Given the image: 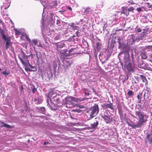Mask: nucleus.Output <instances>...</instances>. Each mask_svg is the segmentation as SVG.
Segmentation results:
<instances>
[{"instance_id": "f257e3e1", "label": "nucleus", "mask_w": 152, "mask_h": 152, "mask_svg": "<svg viewBox=\"0 0 152 152\" xmlns=\"http://www.w3.org/2000/svg\"><path fill=\"white\" fill-rule=\"evenodd\" d=\"M135 114L138 116L140 120L137 124L139 128H140L142 125L143 124L147 121L148 115L142 112L140 109L136 111Z\"/></svg>"}, {"instance_id": "f03ea898", "label": "nucleus", "mask_w": 152, "mask_h": 152, "mask_svg": "<svg viewBox=\"0 0 152 152\" xmlns=\"http://www.w3.org/2000/svg\"><path fill=\"white\" fill-rule=\"evenodd\" d=\"M111 53L108 50L103 49L99 54V56L102 64L106 62L111 56Z\"/></svg>"}, {"instance_id": "7ed1b4c3", "label": "nucleus", "mask_w": 152, "mask_h": 152, "mask_svg": "<svg viewBox=\"0 0 152 152\" xmlns=\"http://www.w3.org/2000/svg\"><path fill=\"white\" fill-rule=\"evenodd\" d=\"M99 108L98 105L95 104L94 106L91 107L89 110L88 112L90 116V119L95 116L98 113Z\"/></svg>"}, {"instance_id": "20e7f679", "label": "nucleus", "mask_w": 152, "mask_h": 152, "mask_svg": "<svg viewBox=\"0 0 152 152\" xmlns=\"http://www.w3.org/2000/svg\"><path fill=\"white\" fill-rule=\"evenodd\" d=\"M134 64L133 62L132 63L124 64V67L123 68V69L125 72L130 73H133L134 72Z\"/></svg>"}, {"instance_id": "39448f33", "label": "nucleus", "mask_w": 152, "mask_h": 152, "mask_svg": "<svg viewBox=\"0 0 152 152\" xmlns=\"http://www.w3.org/2000/svg\"><path fill=\"white\" fill-rule=\"evenodd\" d=\"M76 49V48H72L69 51L67 49H65L61 51V54H62L66 56H69L71 55L74 54V53H72L74 50Z\"/></svg>"}, {"instance_id": "423d86ee", "label": "nucleus", "mask_w": 152, "mask_h": 152, "mask_svg": "<svg viewBox=\"0 0 152 152\" xmlns=\"http://www.w3.org/2000/svg\"><path fill=\"white\" fill-rule=\"evenodd\" d=\"M118 42L119 44L118 48L119 49H122L125 50L127 46L126 44L123 42V41L120 39H118Z\"/></svg>"}, {"instance_id": "0eeeda50", "label": "nucleus", "mask_w": 152, "mask_h": 152, "mask_svg": "<svg viewBox=\"0 0 152 152\" xmlns=\"http://www.w3.org/2000/svg\"><path fill=\"white\" fill-rule=\"evenodd\" d=\"M11 37L9 36H8L7 38H6L5 39H4L5 41L6 42V49L8 50V49L10 47L12 46V43L11 42Z\"/></svg>"}, {"instance_id": "6e6552de", "label": "nucleus", "mask_w": 152, "mask_h": 152, "mask_svg": "<svg viewBox=\"0 0 152 152\" xmlns=\"http://www.w3.org/2000/svg\"><path fill=\"white\" fill-rule=\"evenodd\" d=\"M124 64H127L131 62V60L129 58V56L128 52L126 51L125 52V56L124 58Z\"/></svg>"}, {"instance_id": "1a4fd4ad", "label": "nucleus", "mask_w": 152, "mask_h": 152, "mask_svg": "<svg viewBox=\"0 0 152 152\" xmlns=\"http://www.w3.org/2000/svg\"><path fill=\"white\" fill-rule=\"evenodd\" d=\"M102 117L104 119L105 122L107 124L113 121V118L105 115H101Z\"/></svg>"}, {"instance_id": "9d476101", "label": "nucleus", "mask_w": 152, "mask_h": 152, "mask_svg": "<svg viewBox=\"0 0 152 152\" xmlns=\"http://www.w3.org/2000/svg\"><path fill=\"white\" fill-rule=\"evenodd\" d=\"M129 39H128L127 40V45H130L134 43L135 39L133 35H131L129 37Z\"/></svg>"}, {"instance_id": "9b49d317", "label": "nucleus", "mask_w": 152, "mask_h": 152, "mask_svg": "<svg viewBox=\"0 0 152 152\" xmlns=\"http://www.w3.org/2000/svg\"><path fill=\"white\" fill-rule=\"evenodd\" d=\"M146 138L148 140L149 144L152 145V129L150 133L147 135Z\"/></svg>"}, {"instance_id": "f8f14e48", "label": "nucleus", "mask_w": 152, "mask_h": 152, "mask_svg": "<svg viewBox=\"0 0 152 152\" xmlns=\"http://www.w3.org/2000/svg\"><path fill=\"white\" fill-rule=\"evenodd\" d=\"M65 44L63 43H59L56 44V46L57 47V50L59 52H60L61 53V51H62V50H61L60 49L63 48L64 45Z\"/></svg>"}, {"instance_id": "ddd939ff", "label": "nucleus", "mask_w": 152, "mask_h": 152, "mask_svg": "<svg viewBox=\"0 0 152 152\" xmlns=\"http://www.w3.org/2000/svg\"><path fill=\"white\" fill-rule=\"evenodd\" d=\"M65 101L66 104L72 105V96H70L66 97L65 99Z\"/></svg>"}, {"instance_id": "4468645a", "label": "nucleus", "mask_w": 152, "mask_h": 152, "mask_svg": "<svg viewBox=\"0 0 152 152\" xmlns=\"http://www.w3.org/2000/svg\"><path fill=\"white\" fill-rule=\"evenodd\" d=\"M147 66L148 65L144 63L143 62L140 63L139 64H138V67L141 68L148 69V67Z\"/></svg>"}, {"instance_id": "2eb2a0df", "label": "nucleus", "mask_w": 152, "mask_h": 152, "mask_svg": "<svg viewBox=\"0 0 152 152\" xmlns=\"http://www.w3.org/2000/svg\"><path fill=\"white\" fill-rule=\"evenodd\" d=\"M145 93L144 94L143 97H142V93H140V94L137 95V98L138 100V103H140L141 102L142 99H143V100H144L145 99Z\"/></svg>"}, {"instance_id": "dca6fc26", "label": "nucleus", "mask_w": 152, "mask_h": 152, "mask_svg": "<svg viewBox=\"0 0 152 152\" xmlns=\"http://www.w3.org/2000/svg\"><path fill=\"white\" fill-rule=\"evenodd\" d=\"M98 125V121H96V122H94L93 124H91V127H90L91 129H93L94 130H96L97 128Z\"/></svg>"}, {"instance_id": "f3484780", "label": "nucleus", "mask_w": 152, "mask_h": 152, "mask_svg": "<svg viewBox=\"0 0 152 152\" xmlns=\"http://www.w3.org/2000/svg\"><path fill=\"white\" fill-rule=\"evenodd\" d=\"M50 22L52 24L55 23V21L56 19V18H58L57 16H55L53 13H51L50 14Z\"/></svg>"}, {"instance_id": "a211bd4d", "label": "nucleus", "mask_w": 152, "mask_h": 152, "mask_svg": "<svg viewBox=\"0 0 152 152\" xmlns=\"http://www.w3.org/2000/svg\"><path fill=\"white\" fill-rule=\"evenodd\" d=\"M104 106L105 108H109L112 110L114 109L112 104L111 103L110 104H104Z\"/></svg>"}, {"instance_id": "6ab92c4d", "label": "nucleus", "mask_w": 152, "mask_h": 152, "mask_svg": "<svg viewBox=\"0 0 152 152\" xmlns=\"http://www.w3.org/2000/svg\"><path fill=\"white\" fill-rule=\"evenodd\" d=\"M140 77L142 80L143 83H145V85H147L148 84V81L145 77L143 75H140Z\"/></svg>"}, {"instance_id": "aec40b11", "label": "nucleus", "mask_w": 152, "mask_h": 152, "mask_svg": "<svg viewBox=\"0 0 152 152\" xmlns=\"http://www.w3.org/2000/svg\"><path fill=\"white\" fill-rule=\"evenodd\" d=\"M0 123L1 124H3V125H2L1 126V127H6L7 128H10V129L12 128L13 127V126H11L7 124H6L4 123L3 121H0Z\"/></svg>"}, {"instance_id": "412c9836", "label": "nucleus", "mask_w": 152, "mask_h": 152, "mask_svg": "<svg viewBox=\"0 0 152 152\" xmlns=\"http://www.w3.org/2000/svg\"><path fill=\"white\" fill-rule=\"evenodd\" d=\"M37 110L40 113H44L45 111V108L44 107H37Z\"/></svg>"}, {"instance_id": "4be33fe9", "label": "nucleus", "mask_w": 152, "mask_h": 152, "mask_svg": "<svg viewBox=\"0 0 152 152\" xmlns=\"http://www.w3.org/2000/svg\"><path fill=\"white\" fill-rule=\"evenodd\" d=\"M141 57L142 59H146L148 57V55L146 52H142L141 53Z\"/></svg>"}, {"instance_id": "5701e85b", "label": "nucleus", "mask_w": 152, "mask_h": 152, "mask_svg": "<svg viewBox=\"0 0 152 152\" xmlns=\"http://www.w3.org/2000/svg\"><path fill=\"white\" fill-rule=\"evenodd\" d=\"M122 11L121 12V14H124L126 16H128L129 15V12H128L127 10H126L125 9L124 7H122Z\"/></svg>"}, {"instance_id": "b1692460", "label": "nucleus", "mask_w": 152, "mask_h": 152, "mask_svg": "<svg viewBox=\"0 0 152 152\" xmlns=\"http://www.w3.org/2000/svg\"><path fill=\"white\" fill-rule=\"evenodd\" d=\"M33 48H34V51L36 53V56L37 58V61H39V58H40L42 57L41 53L40 52H39V54L38 52L35 50V47H33Z\"/></svg>"}, {"instance_id": "393cba45", "label": "nucleus", "mask_w": 152, "mask_h": 152, "mask_svg": "<svg viewBox=\"0 0 152 152\" xmlns=\"http://www.w3.org/2000/svg\"><path fill=\"white\" fill-rule=\"evenodd\" d=\"M20 56H19L22 59H24V58H26V56L28 55H26L25 54V53L23 51L21 50L20 54Z\"/></svg>"}, {"instance_id": "a878e982", "label": "nucleus", "mask_w": 152, "mask_h": 152, "mask_svg": "<svg viewBox=\"0 0 152 152\" xmlns=\"http://www.w3.org/2000/svg\"><path fill=\"white\" fill-rule=\"evenodd\" d=\"M127 124L128 125L132 127L133 128L135 129L136 128H139V127L137 124H136L135 125L132 124L129 122H127Z\"/></svg>"}, {"instance_id": "bb28decb", "label": "nucleus", "mask_w": 152, "mask_h": 152, "mask_svg": "<svg viewBox=\"0 0 152 152\" xmlns=\"http://www.w3.org/2000/svg\"><path fill=\"white\" fill-rule=\"evenodd\" d=\"M142 30H143L142 33L143 34V35H144L146 34H147L148 32H149L150 31V29L149 28L147 27H145V28L143 29L142 28H141Z\"/></svg>"}, {"instance_id": "cd10ccee", "label": "nucleus", "mask_w": 152, "mask_h": 152, "mask_svg": "<svg viewBox=\"0 0 152 152\" xmlns=\"http://www.w3.org/2000/svg\"><path fill=\"white\" fill-rule=\"evenodd\" d=\"M0 31L2 36V39H5L6 38H7V37H6L5 35L4 34L5 31L4 30L0 29Z\"/></svg>"}, {"instance_id": "c85d7f7f", "label": "nucleus", "mask_w": 152, "mask_h": 152, "mask_svg": "<svg viewBox=\"0 0 152 152\" xmlns=\"http://www.w3.org/2000/svg\"><path fill=\"white\" fill-rule=\"evenodd\" d=\"M129 98L132 97L134 95V92L132 90H129L127 93Z\"/></svg>"}, {"instance_id": "c756f323", "label": "nucleus", "mask_w": 152, "mask_h": 152, "mask_svg": "<svg viewBox=\"0 0 152 152\" xmlns=\"http://www.w3.org/2000/svg\"><path fill=\"white\" fill-rule=\"evenodd\" d=\"M64 63L65 65L67 67L71 65L69 61L67 60L64 61Z\"/></svg>"}, {"instance_id": "7c9ffc66", "label": "nucleus", "mask_w": 152, "mask_h": 152, "mask_svg": "<svg viewBox=\"0 0 152 152\" xmlns=\"http://www.w3.org/2000/svg\"><path fill=\"white\" fill-rule=\"evenodd\" d=\"M20 61H21L22 64L25 66L27 65H28L29 66H30L31 65L29 61H28L27 62H26L23 61L21 58L20 59Z\"/></svg>"}, {"instance_id": "2f4dec72", "label": "nucleus", "mask_w": 152, "mask_h": 152, "mask_svg": "<svg viewBox=\"0 0 152 152\" xmlns=\"http://www.w3.org/2000/svg\"><path fill=\"white\" fill-rule=\"evenodd\" d=\"M20 61H21L22 64L25 66L27 65H28L29 66H30L31 65L29 61H28L27 62H26L23 61L21 58L20 59Z\"/></svg>"}, {"instance_id": "473e14b6", "label": "nucleus", "mask_w": 152, "mask_h": 152, "mask_svg": "<svg viewBox=\"0 0 152 152\" xmlns=\"http://www.w3.org/2000/svg\"><path fill=\"white\" fill-rule=\"evenodd\" d=\"M46 75L48 77V78L50 79V78L53 77V74L51 72H47L46 73Z\"/></svg>"}, {"instance_id": "72a5a7b5", "label": "nucleus", "mask_w": 152, "mask_h": 152, "mask_svg": "<svg viewBox=\"0 0 152 152\" xmlns=\"http://www.w3.org/2000/svg\"><path fill=\"white\" fill-rule=\"evenodd\" d=\"M32 44H34L35 45L37 46L38 44V40L37 39H32L31 41Z\"/></svg>"}, {"instance_id": "f704fd0d", "label": "nucleus", "mask_w": 152, "mask_h": 152, "mask_svg": "<svg viewBox=\"0 0 152 152\" xmlns=\"http://www.w3.org/2000/svg\"><path fill=\"white\" fill-rule=\"evenodd\" d=\"M10 73L9 71H7L6 70L2 73V74L4 75L5 77L10 74Z\"/></svg>"}, {"instance_id": "c9c22d12", "label": "nucleus", "mask_w": 152, "mask_h": 152, "mask_svg": "<svg viewBox=\"0 0 152 152\" xmlns=\"http://www.w3.org/2000/svg\"><path fill=\"white\" fill-rule=\"evenodd\" d=\"M53 68L54 70H56L57 66V65L56 62V61H53Z\"/></svg>"}, {"instance_id": "e433bc0d", "label": "nucleus", "mask_w": 152, "mask_h": 152, "mask_svg": "<svg viewBox=\"0 0 152 152\" xmlns=\"http://www.w3.org/2000/svg\"><path fill=\"white\" fill-rule=\"evenodd\" d=\"M26 58H24V59H22L21 58H20V57L19 56V58L20 60V59L21 58L23 61L24 62H27L28 61H29V60H28V59L29 58V56H26Z\"/></svg>"}, {"instance_id": "4c0bfd02", "label": "nucleus", "mask_w": 152, "mask_h": 152, "mask_svg": "<svg viewBox=\"0 0 152 152\" xmlns=\"http://www.w3.org/2000/svg\"><path fill=\"white\" fill-rule=\"evenodd\" d=\"M96 48L98 50L101 48V43L100 42H97L96 44Z\"/></svg>"}, {"instance_id": "58836bf2", "label": "nucleus", "mask_w": 152, "mask_h": 152, "mask_svg": "<svg viewBox=\"0 0 152 152\" xmlns=\"http://www.w3.org/2000/svg\"><path fill=\"white\" fill-rule=\"evenodd\" d=\"M47 105L49 107V108H50V109L52 110H56V109H53L51 106V105L49 103V101L48 100H47Z\"/></svg>"}, {"instance_id": "ea45409f", "label": "nucleus", "mask_w": 152, "mask_h": 152, "mask_svg": "<svg viewBox=\"0 0 152 152\" xmlns=\"http://www.w3.org/2000/svg\"><path fill=\"white\" fill-rule=\"evenodd\" d=\"M84 91H85V95H87L88 96L90 95V94L89 93V92H90V91H88V89H84Z\"/></svg>"}, {"instance_id": "a19ab883", "label": "nucleus", "mask_w": 152, "mask_h": 152, "mask_svg": "<svg viewBox=\"0 0 152 152\" xmlns=\"http://www.w3.org/2000/svg\"><path fill=\"white\" fill-rule=\"evenodd\" d=\"M23 35V36H24L26 39L29 42L31 41V40L29 38L28 36L26 33L24 34Z\"/></svg>"}, {"instance_id": "79ce46f5", "label": "nucleus", "mask_w": 152, "mask_h": 152, "mask_svg": "<svg viewBox=\"0 0 152 152\" xmlns=\"http://www.w3.org/2000/svg\"><path fill=\"white\" fill-rule=\"evenodd\" d=\"M70 26L73 28V29L75 28L76 29H77L78 28V26H75V24L74 23H72Z\"/></svg>"}, {"instance_id": "37998d69", "label": "nucleus", "mask_w": 152, "mask_h": 152, "mask_svg": "<svg viewBox=\"0 0 152 152\" xmlns=\"http://www.w3.org/2000/svg\"><path fill=\"white\" fill-rule=\"evenodd\" d=\"M78 101V99L77 98L72 97V102H77Z\"/></svg>"}, {"instance_id": "c03bdc74", "label": "nucleus", "mask_w": 152, "mask_h": 152, "mask_svg": "<svg viewBox=\"0 0 152 152\" xmlns=\"http://www.w3.org/2000/svg\"><path fill=\"white\" fill-rule=\"evenodd\" d=\"M142 29H141L140 28H137V27H136V31L138 33L141 32Z\"/></svg>"}, {"instance_id": "a18cd8bd", "label": "nucleus", "mask_w": 152, "mask_h": 152, "mask_svg": "<svg viewBox=\"0 0 152 152\" xmlns=\"http://www.w3.org/2000/svg\"><path fill=\"white\" fill-rule=\"evenodd\" d=\"M73 111L75 112H77L78 113H80L82 111V110H80L79 109H75V110H73Z\"/></svg>"}, {"instance_id": "49530a36", "label": "nucleus", "mask_w": 152, "mask_h": 152, "mask_svg": "<svg viewBox=\"0 0 152 152\" xmlns=\"http://www.w3.org/2000/svg\"><path fill=\"white\" fill-rule=\"evenodd\" d=\"M134 10V8L132 7H130L128 8L127 9V10L129 12L133 11Z\"/></svg>"}, {"instance_id": "de8ad7c7", "label": "nucleus", "mask_w": 152, "mask_h": 152, "mask_svg": "<svg viewBox=\"0 0 152 152\" xmlns=\"http://www.w3.org/2000/svg\"><path fill=\"white\" fill-rule=\"evenodd\" d=\"M60 23H61V21H60L58 20V19H57V20H56V24L57 25H58V26H59L60 25Z\"/></svg>"}, {"instance_id": "09e8293b", "label": "nucleus", "mask_w": 152, "mask_h": 152, "mask_svg": "<svg viewBox=\"0 0 152 152\" xmlns=\"http://www.w3.org/2000/svg\"><path fill=\"white\" fill-rule=\"evenodd\" d=\"M37 91V89L35 87H34L32 89V92L33 93H34Z\"/></svg>"}, {"instance_id": "8fccbe9b", "label": "nucleus", "mask_w": 152, "mask_h": 152, "mask_svg": "<svg viewBox=\"0 0 152 152\" xmlns=\"http://www.w3.org/2000/svg\"><path fill=\"white\" fill-rule=\"evenodd\" d=\"M136 10L138 12H141L142 11V10L141 7L137 8Z\"/></svg>"}, {"instance_id": "3c124183", "label": "nucleus", "mask_w": 152, "mask_h": 152, "mask_svg": "<svg viewBox=\"0 0 152 152\" xmlns=\"http://www.w3.org/2000/svg\"><path fill=\"white\" fill-rule=\"evenodd\" d=\"M138 106H140V108L142 110H144V106L143 105L142 106L138 104Z\"/></svg>"}, {"instance_id": "603ef678", "label": "nucleus", "mask_w": 152, "mask_h": 152, "mask_svg": "<svg viewBox=\"0 0 152 152\" xmlns=\"http://www.w3.org/2000/svg\"><path fill=\"white\" fill-rule=\"evenodd\" d=\"M54 100H55V96H54ZM56 101L58 103H59V102H60L59 99L58 98H57V99H56Z\"/></svg>"}, {"instance_id": "864d4df0", "label": "nucleus", "mask_w": 152, "mask_h": 152, "mask_svg": "<svg viewBox=\"0 0 152 152\" xmlns=\"http://www.w3.org/2000/svg\"><path fill=\"white\" fill-rule=\"evenodd\" d=\"M128 2L131 4H134L132 0L129 1H128Z\"/></svg>"}, {"instance_id": "5fc2aeb1", "label": "nucleus", "mask_w": 152, "mask_h": 152, "mask_svg": "<svg viewBox=\"0 0 152 152\" xmlns=\"http://www.w3.org/2000/svg\"><path fill=\"white\" fill-rule=\"evenodd\" d=\"M34 101L35 102H36L37 101V103L39 104L41 103V102H39V100L38 99H34Z\"/></svg>"}, {"instance_id": "6e6d98bb", "label": "nucleus", "mask_w": 152, "mask_h": 152, "mask_svg": "<svg viewBox=\"0 0 152 152\" xmlns=\"http://www.w3.org/2000/svg\"><path fill=\"white\" fill-rule=\"evenodd\" d=\"M107 26V25L106 24H104L103 26V31H104L106 29V28Z\"/></svg>"}, {"instance_id": "4d7b16f0", "label": "nucleus", "mask_w": 152, "mask_h": 152, "mask_svg": "<svg viewBox=\"0 0 152 152\" xmlns=\"http://www.w3.org/2000/svg\"><path fill=\"white\" fill-rule=\"evenodd\" d=\"M53 6L54 7L56 6L57 5V2H53Z\"/></svg>"}, {"instance_id": "13d9d810", "label": "nucleus", "mask_w": 152, "mask_h": 152, "mask_svg": "<svg viewBox=\"0 0 152 152\" xmlns=\"http://www.w3.org/2000/svg\"><path fill=\"white\" fill-rule=\"evenodd\" d=\"M92 90L93 92H94L95 94H97V93L96 92L95 90L94 89V88H92Z\"/></svg>"}, {"instance_id": "bf43d9fd", "label": "nucleus", "mask_w": 152, "mask_h": 152, "mask_svg": "<svg viewBox=\"0 0 152 152\" xmlns=\"http://www.w3.org/2000/svg\"><path fill=\"white\" fill-rule=\"evenodd\" d=\"M79 33V32H78V31H77L76 32V34L77 35V36L78 37H79L80 35V34H78Z\"/></svg>"}, {"instance_id": "052dcab7", "label": "nucleus", "mask_w": 152, "mask_h": 152, "mask_svg": "<svg viewBox=\"0 0 152 152\" xmlns=\"http://www.w3.org/2000/svg\"><path fill=\"white\" fill-rule=\"evenodd\" d=\"M67 9H68V10H70V11H72V8L69 7H67Z\"/></svg>"}, {"instance_id": "680f3d73", "label": "nucleus", "mask_w": 152, "mask_h": 152, "mask_svg": "<svg viewBox=\"0 0 152 152\" xmlns=\"http://www.w3.org/2000/svg\"><path fill=\"white\" fill-rule=\"evenodd\" d=\"M33 55L32 53H31L30 55H28V56H29V58L30 56H31V58H33Z\"/></svg>"}, {"instance_id": "e2e57ef3", "label": "nucleus", "mask_w": 152, "mask_h": 152, "mask_svg": "<svg viewBox=\"0 0 152 152\" xmlns=\"http://www.w3.org/2000/svg\"><path fill=\"white\" fill-rule=\"evenodd\" d=\"M37 46L38 47H42V45H41L40 42H39V44H37Z\"/></svg>"}, {"instance_id": "0e129e2a", "label": "nucleus", "mask_w": 152, "mask_h": 152, "mask_svg": "<svg viewBox=\"0 0 152 152\" xmlns=\"http://www.w3.org/2000/svg\"><path fill=\"white\" fill-rule=\"evenodd\" d=\"M90 10V9L88 8L86 9L85 10V12H89Z\"/></svg>"}, {"instance_id": "69168bd1", "label": "nucleus", "mask_w": 152, "mask_h": 152, "mask_svg": "<svg viewBox=\"0 0 152 152\" xmlns=\"http://www.w3.org/2000/svg\"><path fill=\"white\" fill-rule=\"evenodd\" d=\"M14 30L15 31V34H17V32H18V34L19 33V32L17 30V29L16 28H14Z\"/></svg>"}, {"instance_id": "338daca9", "label": "nucleus", "mask_w": 152, "mask_h": 152, "mask_svg": "<svg viewBox=\"0 0 152 152\" xmlns=\"http://www.w3.org/2000/svg\"><path fill=\"white\" fill-rule=\"evenodd\" d=\"M136 79V80H138V81H139V80H140V78L139 77H135Z\"/></svg>"}, {"instance_id": "774afa93", "label": "nucleus", "mask_w": 152, "mask_h": 152, "mask_svg": "<svg viewBox=\"0 0 152 152\" xmlns=\"http://www.w3.org/2000/svg\"><path fill=\"white\" fill-rule=\"evenodd\" d=\"M30 67L31 68H35L34 66H32L31 65L30 66Z\"/></svg>"}]
</instances>
